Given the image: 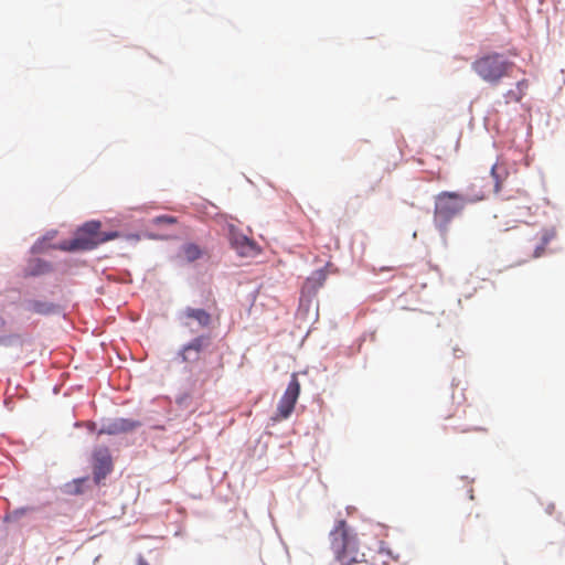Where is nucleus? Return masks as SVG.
I'll return each instance as SVG.
<instances>
[{"instance_id":"20","label":"nucleus","mask_w":565,"mask_h":565,"mask_svg":"<svg viewBox=\"0 0 565 565\" xmlns=\"http://www.w3.org/2000/svg\"><path fill=\"white\" fill-rule=\"evenodd\" d=\"M138 565H149V564L147 563V561L142 556H139Z\"/></svg>"},{"instance_id":"7","label":"nucleus","mask_w":565,"mask_h":565,"mask_svg":"<svg viewBox=\"0 0 565 565\" xmlns=\"http://www.w3.org/2000/svg\"><path fill=\"white\" fill-rule=\"evenodd\" d=\"M141 424L138 420L129 418H115L102 425L98 434L118 435L135 430Z\"/></svg>"},{"instance_id":"23","label":"nucleus","mask_w":565,"mask_h":565,"mask_svg":"<svg viewBox=\"0 0 565 565\" xmlns=\"http://www.w3.org/2000/svg\"><path fill=\"white\" fill-rule=\"evenodd\" d=\"M1 343H4V340L0 338V344H1Z\"/></svg>"},{"instance_id":"22","label":"nucleus","mask_w":565,"mask_h":565,"mask_svg":"<svg viewBox=\"0 0 565 565\" xmlns=\"http://www.w3.org/2000/svg\"><path fill=\"white\" fill-rule=\"evenodd\" d=\"M170 236H172V235L171 234H163V235H161V237H170Z\"/></svg>"},{"instance_id":"19","label":"nucleus","mask_w":565,"mask_h":565,"mask_svg":"<svg viewBox=\"0 0 565 565\" xmlns=\"http://www.w3.org/2000/svg\"><path fill=\"white\" fill-rule=\"evenodd\" d=\"M554 509H555L554 504H553V503H550V504L547 505V508H546V512H547L548 514H552V513H553V511H554Z\"/></svg>"},{"instance_id":"15","label":"nucleus","mask_w":565,"mask_h":565,"mask_svg":"<svg viewBox=\"0 0 565 565\" xmlns=\"http://www.w3.org/2000/svg\"><path fill=\"white\" fill-rule=\"evenodd\" d=\"M32 509L31 508H21V509H17L10 513H8L4 518L6 521H15L18 520L21 515L25 514L26 512L31 511Z\"/></svg>"},{"instance_id":"13","label":"nucleus","mask_w":565,"mask_h":565,"mask_svg":"<svg viewBox=\"0 0 565 565\" xmlns=\"http://www.w3.org/2000/svg\"><path fill=\"white\" fill-rule=\"evenodd\" d=\"M183 252H184L186 259L190 262L198 259L202 254L201 249L194 244L185 245L183 248Z\"/></svg>"},{"instance_id":"6","label":"nucleus","mask_w":565,"mask_h":565,"mask_svg":"<svg viewBox=\"0 0 565 565\" xmlns=\"http://www.w3.org/2000/svg\"><path fill=\"white\" fill-rule=\"evenodd\" d=\"M113 469V461L109 450L100 447L94 451V480L99 483Z\"/></svg>"},{"instance_id":"4","label":"nucleus","mask_w":565,"mask_h":565,"mask_svg":"<svg viewBox=\"0 0 565 565\" xmlns=\"http://www.w3.org/2000/svg\"><path fill=\"white\" fill-rule=\"evenodd\" d=\"M484 198L486 192L477 183H472L462 193L445 191L436 196L435 212H458L468 203L479 202Z\"/></svg>"},{"instance_id":"5","label":"nucleus","mask_w":565,"mask_h":565,"mask_svg":"<svg viewBox=\"0 0 565 565\" xmlns=\"http://www.w3.org/2000/svg\"><path fill=\"white\" fill-rule=\"evenodd\" d=\"M300 394V383L296 373L291 375L290 382L281 396L275 419H287L294 412L295 405Z\"/></svg>"},{"instance_id":"2","label":"nucleus","mask_w":565,"mask_h":565,"mask_svg":"<svg viewBox=\"0 0 565 565\" xmlns=\"http://www.w3.org/2000/svg\"><path fill=\"white\" fill-rule=\"evenodd\" d=\"M100 222L89 221L76 230L73 238L61 243L60 248L66 252L92 250L98 245L119 237L116 231H100Z\"/></svg>"},{"instance_id":"10","label":"nucleus","mask_w":565,"mask_h":565,"mask_svg":"<svg viewBox=\"0 0 565 565\" xmlns=\"http://www.w3.org/2000/svg\"><path fill=\"white\" fill-rule=\"evenodd\" d=\"M182 317L196 320L202 328H206L211 323V315L204 309L188 307L183 310Z\"/></svg>"},{"instance_id":"18","label":"nucleus","mask_w":565,"mask_h":565,"mask_svg":"<svg viewBox=\"0 0 565 565\" xmlns=\"http://www.w3.org/2000/svg\"><path fill=\"white\" fill-rule=\"evenodd\" d=\"M491 174L494 178V181H495L494 189L498 192L500 189V179H499V175L497 174V166H493L491 168Z\"/></svg>"},{"instance_id":"14","label":"nucleus","mask_w":565,"mask_h":565,"mask_svg":"<svg viewBox=\"0 0 565 565\" xmlns=\"http://www.w3.org/2000/svg\"><path fill=\"white\" fill-rule=\"evenodd\" d=\"M555 236V232L553 230L551 231H545L543 236H542V244L540 246L536 247L535 252H534V257H540L543 252H544V247L548 244V242Z\"/></svg>"},{"instance_id":"12","label":"nucleus","mask_w":565,"mask_h":565,"mask_svg":"<svg viewBox=\"0 0 565 565\" xmlns=\"http://www.w3.org/2000/svg\"><path fill=\"white\" fill-rule=\"evenodd\" d=\"M28 310L39 315H47L53 310V306L51 303L34 300L28 305Z\"/></svg>"},{"instance_id":"11","label":"nucleus","mask_w":565,"mask_h":565,"mask_svg":"<svg viewBox=\"0 0 565 565\" xmlns=\"http://www.w3.org/2000/svg\"><path fill=\"white\" fill-rule=\"evenodd\" d=\"M529 87L527 79L523 78L516 83L515 88L510 89L505 93L504 98L505 103H519L525 95V92Z\"/></svg>"},{"instance_id":"17","label":"nucleus","mask_w":565,"mask_h":565,"mask_svg":"<svg viewBox=\"0 0 565 565\" xmlns=\"http://www.w3.org/2000/svg\"><path fill=\"white\" fill-rule=\"evenodd\" d=\"M460 411L462 413H465V409H461V404L458 403L454 411H445L443 413V415H444L445 418H451V417L456 416Z\"/></svg>"},{"instance_id":"21","label":"nucleus","mask_w":565,"mask_h":565,"mask_svg":"<svg viewBox=\"0 0 565 565\" xmlns=\"http://www.w3.org/2000/svg\"><path fill=\"white\" fill-rule=\"evenodd\" d=\"M4 326V320L0 317V328Z\"/></svg>"},{"instance_id":"8","label":"nucleus","mask_w":565,"mask_h":565,"mask_svg":"<svg viewBox=\"0 0 565 565\" xmlns=\"http://www.w3.org/2000/svg\"><path fill=\"white\" fill-rule=\"evenodd\" d=\"M210 344V338L199 335L183 347L180 355L183 362H193L199 359V353Z\"/></svg>"},{"instance_id":"16","label":"nucleus","mask_w":565,"mask_h":565,"mask_svg":"<svg viewBox=\"0 0 565 565\" xmlns=\"http://www.w3.org/2000/svg\"><path fill=\"white\" fill-rule=\"evenodd\" d=\"M177 222V220L172 216H157L154 220H153V224L157 225V226H162V225H171V224H174Z\"/></svg>"},{"instance_id":"1","label":"nucleus","mask_w":565,"mask_h":565,"mask_svg":"<svg viewBox=\"0 0 565 565\" xmlns=\"http://www.w3.org/2000/svg\"><path fill=\"white\" fill-rule=\"evenodd\" d=\"M330 546L341 565H354L365 561V554L360 551L356 535L351 532L344 520L338 521L330 532Z\"/></svg>"},{"instance_id":"9","label":"nucleus","mask_w":565,"mask_h":565,"mask_svg":"<svg viewBox=\"0 0 565 565\" xmlns=\"http://www.w3.org/2000/svg\"><path fill=\"white\" fill-rule=\"evenodd\" d=\"M231 243L242 257H255L259 254L257 244L245 235H232Z\"/></svg>"},{"instance_id":"3","label":"nucleus","mask_w":565,"mask_h":565,"mask_svg":"<svg viewBox=\"0 0 565 565\" xmlns=\"http://www.w3.org/2000/svg\"><path fill=\"white\" fill-rule=\"evenodd\" d=\"M513 66V62L495 52L482 55L471 64L477 75L492 85H498L502 78L510 76Z\"/></svg>"}]
</instances>
